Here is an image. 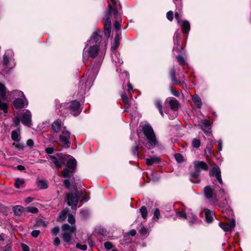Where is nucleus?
Here are the masks:
<instances>
[{
	"mask_svg": "<svg viewBox=\"0 0 251 251\" xmlns=\"http://www.w3.org/2000/svg\"><path fill=\"white\" fill-rule=\"evenodd\" d=\"M210 176H215L221 186H214L212 188L209 185L205 186L203 189V193L205 197L210 202L215 203L218 199L223 198L225 195V191L222 187L224 185L221 177V171L219 167H213L209 171Z\"/></svg>",
	"mask_w": 251,
	"mask_h": 251,
	"instance_id": "1",
	"label": "nucleus"
},
{
	"mask_svg": "<svg viewBox=\"0 0 251 251\" xmlns=\"http://www.w3.org/2000/svg\"><path fill=\"white\" fill-rule=\"evenodd\" d=\"M194 171L190 173V180L195 183H198L201 181L200 173L201 171H207L208 166L207 164L201 161H196L194 163Z\"/></svg>",
	"mask_w": 251,
	"mask_h": 251,
	"instance_id": "2",
	"label": "nucleus"
},
{
	"mask_svg": "<svg viewBox=\"0 0 251 251\" xmlns=\"http://www.w3.org/2000/svg\"><path fill=\"white\" fill-rule=\"evenodd\" d=\"M142 131L147 140L145 146L148 149L155 147L157 145V140L152 128L149 125H144L142 127Z\"/></svg>",
	"mask_w": 251,
	"mask_h": 251,
	"instance_id": "3",
	"label": "nucleus"
},
{
	"mask_svg": "<svg viewBox=\"0 0 251 251\" xmlns=\"http://www.w3.org/2000/svg\"><path fill=\"white\" fill-rule=\"evenodd\" d=\"M76 229L75 225L70 226L67 224H65L62 226V238L66 243L68 244L72 243V234L75 233Z\"/></svg>",
	"mask_w": 251,
	"mask_h": 251,
	"instance_id": "4",
	"label": "nucleus"
},
{
	"mask_svg": "<svg viewBox=\"0 0 251 251\" xmlns=\"http://www.w3.org/2000/svg\"><path fill=\"white\" fill-rule=\"evenodd\" d=\"M70 133L68 131L65 130V127H63V130L59 135L60 145L65 148L70 147V142L69 141Z\"/></svg>",
	"mask_w": 251,
	"mask_h": 251,
	"instance_id": "5",
	"label": "nucleus"
},
{
	"mask_svg": "<svg viewBox=\"0 0 251 251\" xmlns=\"http://www.w3.org/2000/svg\"><path fill=\"white\" fill-rule=\"evenodd\" d=\"M65 201L69 205L71 206L72 209L76 210L78 203V197L77 194L73 193L67 194L65 197Z\"/></svg>",
	"mask_w": 251,
	"mask_h": 251,
	"instance_id": "6",
	"label": "nucleus"
},
{
	"mask_svg": "<svg viewBox=\"0 0 251 251\" xmlns=\"http://www.w3.org/2000/svg\"><path fill=\"white\" fill-rule=\"evenodd\" d=\"M175 18L178 25L181 27L183 33H188L190 29V25L188 21L180 19L179 15L177 12L175 13Z\"/></svg>",
	"mask_w": 251,
	"mask_h": 251,
	"instance_id": "7",
	"label": "nucleus"
},
{
	"mask_svg": "<svg viewBox=\"0 0 251 251\" xmlns=\"http://www.w3.org/2000/svg\"><path fill=\"white\" fill-rule=\"evenodd\" d=\"M180 48V49H177L176 50V51H177L178 53H180L176 56V58L179 64L183 66L186 63L185 60L183 56L186 55V51L183 47H181Z\"/></svg>",
	"mask_w": 251,
	"mask_h": 251,
	"instance_id": "8",
	"label": "nucleus"
},
{
	"mask_svg": "<svg viewBox=\"0 0 251 251\" xmlns=\"http://www.w3.org/2000/svg\"><path fill=\"white\" fill-rule=\"evenodd\" d=\"M220 227L225 232L232 230L235 226V220L232 219L230 221L229 224L219 223Z\"/></svg>",
	"mask_w": 251,
	"mask_h": 251,
	"instance_id": "9",
	"label": "nucleus"
},
{
	"mask_svg": "<svg viewBox=\"0 0 251 251\" xmlns=\"http://www.w3.org/2000/svg\"><path fill=\"white\" fill-rule=\"evenodd\" d=\"M21 121L24 125L30 126L31 121V114L29 110H26L23 115Z\"/></svg>",
	"mask_w": 251,
	"mask_h": 251,
	"instance_id": "10",
	"label": "nucleus"
},
{
	"mask_svg": "<svg viewBox=\"0 0 251 251\" xmlns=\"http://www.w3.org/2000/svg\"><path fill=\"white\" fill-rule=\"evenodd\" d=\"M200 125L201 127L202 130L207 133L210 132L211 131V124L210 122L207 120H202L201 121Z\"/></svg>",
	"mask_w": 251,
	"mask_h": 251,
	"instance_id": "11",
	"label": "nucleus"
},
{
	"mask_svg": "<svg viewBox=\"0 0 251 251\" xmlns=\"http://www.w3.org/2000/svg\"><path fill=\"white\" fill-rule=\"evenodd\" d=\"M100 48L98 45H93L89 48L88 52L89 55L92 57H95L97 56Z\"/></svg>",
	"mask_w": 251,
	"mask_h": 251,
	"instance_id": "12",
	"label": "nucleus"
},
{
	"mask_svg": "<svg viewBox=\"0 0 251 251\" xmlns=\"http://www.w3.org/2000/svg\"><path fill=\"white\" fill-rule=\"evenodd\" d=\"M25 103L23 100L18 98L13 101V105L14 109H21L25 106Z\"/></svg>",
	"mask_w": 251,
	"mask_h": 251,
	"instance_id": "13",
	"label": "nucleus"
},
{
	"mask_svg": "<svg viewBox=\"0 0 251 251\" xmlns=\"http://www.w3.org/2000/svg\"><path fill=\"white\" fill-rule=\"evenodd\" d=\"M62 123L60 120L57 119L52 124V128L53 132L57 133L61 128Z\"/></svg>",
	"mask_w": 251,
	"mask_h": 251,
	"instance_id": "14",
	"label": "nucleus"
},
{
	"mask_svg": "<svg viewBox=\"0 0 251 251\" xmlns=\"http://www.w3.org/2000/svg\"><path fill=\"white\" fill-rule=\"evenodd\" d=\"M203 211L205 214L206 222L208 223H211L213 220L212 211L207 208L204 209Z\"/></svg>",
	"mask_w": 251,
	"mask_h": 251,
	"instance_id": "15",
	"label": "nucleus"
},
{
	"mask_svg": "<svg viewBox=\"0 0 251 251\" xmlns=\"http://www.w3.org/2000/svg\"><path fill=\"white\" fill-rule=\"evenodd\" d=\"M188 223L190 226L197 224L199 222L198 218L193 213L188 214Z\"/></svg>",
	"mask_w": 251,
	"mask_h": 251,
	"instance_id": "16",
	"label": "nucleus"
},
{
	"mask_svg": "<svg viewBox=\"0 0 251 251\" xmlns=\"http://www.w3.org/2000/svg\"><path fill=\"white\" fill-rule=\"evenodd\" d=\"M146 161L147 164L148 165L150 166V165H153L154 163H159L160 161V159L159 157L154 156V157H151L150 158H147L146 159Z\"/></svg>",
	"mask_w": 251,
	"mask_h": 251,
	"instance_id": "17",
	"label": "nucleus"
},
{
	"mask_svg": "<svg viewBox=\"0 0 251 251\" xmlns=\"http://www.w3.org/2000/svg\"><path fill=\"white\" fill-rule=\"evenodd\" d=\"M101 40V37L96 32H94L92 35V37L89 40V43L90 44H93L94 43H97L99 41Z\"/></svg>",
	"mask_w": 251,
	"mask_h": 251,
	"instance_id": "18",
	"label": "nucleus"
},
{
	"mask_svg": "<svg viewBox=\"0 0 251 251\" xmlns=\"http://www.w3.org/2000/svg\"><path fill=\"white\" fill-rule=\"evenodd\" d=\"M111 3L112 4V8L110 9V12L109 11V8L107 10V15H109L112 13H113V14L115 16H116L118 14V10H117V7L119 5L118 2L117 0H116V4H114L111 1Z\"/></svg>",
	"mask_w": 251,
	"mask_h": 251,
	"instance_id": "19",
	"label": "nucleus"
},
{
	"mask_svg": "<svg viewBox=\"0 0 251 251\" xmlns=\"http://www.w3.org/2000/svg\"><path fill=\"white\" fill-rule=\"evenodd\" d=\"M76 161L75 159L73 158L69 159L67 162V166L68 169H70L71 170H74L76 167Z\"/></svg>",
	"mask_w": 251,
	"mask_h": 251,
	"instance_id": "20",
	"label": "nucleus"
},
{
	"mask_svg": "<svg viewBox=\"0 0 251 251\" xmlns=\"http://www.w3.org/2000/svg\"><path fill=\"white\" fill-rule=\"evenodd\" d=\"M37 184L39 189H46L48 187L47 181L44 180H39L37 181Z\"/></svg>",
	"mask_w": 251,
	"mask_h": 251,
	"instance_id": "21",
	"label": "nucleus"
},
{
	"mask_svg": "<svg viewBox=\"0 0 251 251\" xmlns=\"http://www.w3.org/2000/svg\"><path fill=\"white\" fill-rule=\"evenodd\" d=\"M192 100L199 108L201 106V98L198 95H194L192 97Z\"/></svg>",
	"mask_w": 251,
	"mask_h": 251,
	"instance_id": "22",
	"label": "nucleus"
},
{
	"mask_svg": "<svg viewBox=\"0 0 251 251\" xmlns=\"http://www.w3.org/2000/svg\"><path fill=\"white\" fill-rule=\"evenodd\" d=\"M6 94V87L2 83H0V96L1 99H5Z\"/></svg>",
	"mask_w": 251,
	"mask_h": 251,
	"instance_id": "23",
	"label": "nucleus"
},
{
	"mask_svg": "<svg viewBox=\"0 0 251 251\" xmlns=\"http://www.w3.org/2000/svg\"><path fill=\"white\" fill-rule=\"evenodd\" d=\"M50 158L52 160V162L55 164V167L57 168H61L62 167L61 163L58 161L57 156L56 157L53 155H50Z\"/></svg>",
	"mask_w": 251,
	"mask_h": 251,
	"instance_id": "24",
	"label": "nucleus"
},
{
	"mask_svg": "<svg viewBox=\"0 0 251 251\" xmlns=\"http://www.w3.org/2000/svg\"><path fill=\"white\" fill-rule=\"evenodd\" d=\"M80 107V103L78 101L76 100L73 101L70 105V108L73 111H75L77 110Z\"/></svg>",
	"mask_w": 251,
	"mask_h": 251,
	"instance_id": "25",
	"label": "nucleus"
},
{
	"mask_svg": "<svg viewBox=\"0 0 251 251\" xmlns=\"http://www.w3.org/2000/svg\"><path fill=\"white\" fill-rule=\"evenodd\" d=\"M140 212L142 217L144 219H146L148 216V211L146 207L145 206H142L140 209Z\"/></svg>",
	"mask_w": 251,
	"mask_h": 251,
	"instance_id": "26",
	"label": "nucleus"
},
{
	"mask_svg": "<svg viewBox=\"0 0 251 251\" xmlns=\"http://www.w3.org/2000/svg\"><path fill=\"white\" fill-rule=\"evenodd\" d=\"M56 155L58 157V161H59L60 163H61V165L62 166V165H64L66 160V157L68 155H62L61 154H57Z\"/></svg>",
	"mask_w": 251,
	"mask_h": 251,
	"instance_id": "27",
	"label": "nucleus"
},
{
	"mask_svg": "<svg viewBox=\"0 0 251 251\" xmlns=\"http://www.w3.org/2000/svg\"><path fill=\"white\" fill-rule=\"evenodd\" d=\"M73 170H70L68 169H64L62 172V176L64 177H70L71 174L73 173Z\"/></svg>",
	"mask_w": 251,
	"mask_h": 251,
	"instance_id": "28",
	"label": "nucleus"
},
{
	"mask_svg": "<svg viewBox=\"0 0 251 251\" xmlns=\"http://www.w3.org/2000/svg\"><path fill=\"white\" fill-rule=\"evenodd\" d=\"M11 138L13 140L15 141H18L20 140L19 134L18 132L16 130H14L12 132Z\"/></svg>",
	"mask_w": 251,
	"mask_h": 251,
	"instance_id": "29",
	"label": "nucleus"
},
{
	"mask_svg": "<svg viewBox=\"0 0 251 251\" xmlns=\"http://www.w3.org/2000/svg\"><path fill=\"white\" fill-rule=\"evenodd\" d=\"M25 181L24 179H21L19 178H17L15 179V186L17 188H19L21 185L24 184Z\"/></svg>",
	"mask_w": 251,
	"mask_h": 251,
	"instance_id": "30",
	"label": "nucleus"
},
{
	"mask_svg": "<svg viewBox=\"0 0 251 251\" xmlns=\"http://www.w3.org/2000/svg\"><path fill=\"white\" fill-rule=\"evenodd\" d=\"M68 212V209L66 208L64 210H63L60 214L59 219L64 220L66 217V215L67 213Z\"/></svg>",
	"mask_w": 251,
	"mask_h": 251,
	"instance_id": "31",
	"label": "nucleus"
},
{
	"mask_svg": "<svg viewBox=\"0 0 251 251\" xmlns=\"http://www.w3.org/2000/svg\"><path fill=\"white\" fill-rule=\"evenodd\" d=\"M0 109L3 111L5 113H7V104L5 102H2L0 99Z\"/></svg>",
	"mask_w": 251,
	"mask_h": 251,
	"instance_id": "32",
	"label": "nucleus"
},
{
	"mask_svg": "<svg viewBox=\"0 0 251 251\" xmlns=\"http://www.w3.org/2000/svg\"><path fill=\"white\" fill-rule=\"evenodd\" d=\"M35 225L37 226H42L44 227H46L47 225V224L42 219H39L37 220Z\"/></svg>",
	"mask_w": 251,
	"mask_h": 251,
	"instance_id": "33",
	"label": "nucleus"
},
{
	"mask_svg": "<svg viewBox=\"0 0 251 251\" xmlns=\"http://www.w3.org/2000/svg\"><path fill=\"white\" fill-rule=\"evenodd\" d=\"M22 207L20 206H17L14 208V213L15 215L20 216L22 214Z\"/></svg>",
	"mask_w": 251,
	"mask_h": 251,
	"instance_id": "34",
	"label": "nucleus"
},
{
	"mask_svg": "<svg viewBox=\"0 0 251 251\" xmlns=\"http://www.w3.org/2000/svg\"><path fill=\"white\" fill-rule=\"evenodd\" d=\"M192 145L195 148H198L201 145V141L199 139L195 138L192 140Z\"/></svg>",
	"mask_w": 251,
	"mask_h": 251,
	"instance_id": "35",
	"label": "nucleus"
},
{
	"mask_svg": "<svg viewBox=\"0 0 251 251\" xmlns=\"http://www.w3.org/2000/svg\"><path fill=\"white\" fill-rule=\"evenodd\" d=\"M119 40H120V35L119 34H117L115 36V37L114 39V46L112 48V49H116L118 47Z\"/></svg>",
	"mask_w": 251,
	"mask_h": 251,
	"instance_id": "36",
	"label": "nucleus"
},
{
	"mask_svg": "<svg viewBox=\"0 0 251 251\" xmlns=\"http://www.w3.org/2000/svg\"><path fill=\"white\" fill-rule=\"evenodd\" d=\"M174 157L178 163H181L183 161V157L180 154L176 153L174 155Z\"/></svg>",
	"mask_w": 251,
	"mask_h": 251,
	"instance_id": "37",
	"label": "nucleus"
},
{
	"mask_svg": "<svg viewBox=\"0 0 251 251\" xmlns=\"http://www.w3.org/2000/svg\"><path fill=\"white\" fill-rule=\"evenodd\" d=\"M160 211L158 208H156L154 209V216L153 217V219L155 220H157L160 216Z\"/></svg>",
	"mask_w": 251,
	"mask_h": 251,
	"instance_id": "38",
	"label": "nucleus"
},
{
	"mask_svg": "<svg viewBox=\"0 0 251 251\" xmlns=\"http://www.w3.org/2000/svg\"><path fill=\"white\" fill-rule=\"evenodd\" d=\"M68 221L72 225L71 226L75 225V220L73 215L69 214Z\"/></svg>",
	"mask_w": 251,
	"mask_h": 251,
	"instance_id": "39",
	"label": "nucleus"
},
{
	"mask_svg": "<svg viewBox=\"0 0 251 251\" xmlns=\"http://www.w3.org/2000/svg\"><path fill=\"white\" fill-rule=\"evenodd\" d=\"M26 210L32 213H36L38 212V209L34 207H28L26 208Z\"/></svg>",
	"mask_w": 251,
	"mask_h": 251,
	"instance_id": "40",
	"label": "nucleus"
},
{
	"mask_svg": "<svg viewBox=\"0 0 251 251\" xmlns=\"http://www.w3.org/2000/svg\"><path fill=\"white\" fill-rule=\"evenodd\" d=\"M122 99L125 104L127 105L128 106L130 105L129 101L128 100L127 95L126 94H124L122 96Z\"/></svg>",
	"mask_w": 251,
	"mask_h": 251,
	"instance_id": "41",
	"label": "nucleus"
},
{
	"mask_svg": "<svg viewBox=\"0 0 251 251\" xmlns=\"http://www.w3.org/2000/svg\"><path fill=\"white\" fill-rule=\"evenodd\" d=\"M176 215L178 217H179L185 219L188 218V214L186 215V213L184 212H176Z\"/></svg>",
	"mask_w": 251,
	"mask_h": 251,
	"instance_id": "42",
	"label": "nucleus"
},
{
	"mask_svg": "<svg viewBox=\"0 0 251 251\" xmlns=\"http://www.w3.org/2000/svg\"><path fill=\"white\" fill-rule=\"evenodd\" d=\"M174 111L177 110L180 107V104L178 101L174 99Z\"/></svg>",
	"mask_w": 251,
	"mask_h": 251,
	"instance_id": "43",
	"label": "nucleus"
},
{
	"mask_svg": "<svg viewBox=\"0 0 251 251\" xmlns=\"http://www.w3.org/2000/svg\"><path fill=\"white\" fill-rule=\"evenodd\" d=\"M103 24L104 25H111V21L109 17L103 18Z\"/></svg>",
	"mask_w": 251,
	"mask_h": 251,
	"instance_id": "44",
	"label": "nucleus"
},
{
	"mask_svg": "<svg viewBox=\"0 0 251 251\" xmlns=\"http://www.w3.org/2000/svg\"><path fill=\"white\" fill-rule=\"evenodd\" d=\"M60 229L59 226H57L53 227L51 230V233L54 235H56L59 232Z\"/></svg>",
	"mask_w": 251,
	"mask_h": 251,
	"instance_id": "45",
	"label": "nucleus"
},
{
	"mask_svg": "<svg viewBox=\"0 0 251 251\" xmlns=\"http://www.w3.org/2000/svg\"><path fill=\"white\" fill-rule=\"evenodd\" d=\"M104 246L107 250H110L113 248V245L109 242H106L104 243Z\"/></svg>",
	"mask_w": 251,
	"mask_h": 251,
	"instance_id": "46",
	"label": "nucleus"
},
{
	"mask_svg": "<svg viewBox=\"0 0 251 251\" xmlns=\"http://www.w3.org/2000/svg\"><path fill=\"white\" fill-rule=\"evenodd\" d=\"M155 105L157 107V108L159 109L160 114L163 116V114L162 110V105L161 103L159 101H156L155 102Z\"/></svg>",
	"mask_w": 251,
	"mask_h": 251,
	"instance_id": "47",
	"label": "nucleus"
},
{
	"mask_svg": "<svg viewBox=\"0 0 251 251\" xmlns=\"http://www.w3.org/2000/svg\"><path fill=\"white\" fill-rule=\"evenodd\" d=\"M76 247L83 251H85L87 249V246L86 245H80L78 243L76 245Z\"/></svg>",
	"mask_w": 251,
	"mask_h": 251,
	"instance_id": "48",
	"label": "nucleus"
},
{
	"mask_svg": "<svg viewBox=\"0 0 251 251\" xmlns=\"http://www.w3.org/2000/svg\"><path fill=\"white\" fill-rule=\"evenodd\" d=\"M139 232L142 235H145L147 233V229L145 227L143 226L139 230Z\"/></svg>",
	"mask_w": 251,
	"mask_h": 251,
	"instance_id": "49",
	"label": "nucleus"
},
{
	"mask_svg": "<svg viewBox=\"0 0 251 251\" xmlns=\"http://www.w3.org/2000/svg\"><path fill=\"white\" fill-rule=\"evenodd\" d=\"M40 231L39 230H34L32 231L31 235L34 237H37L40 234Z\"/></svg>",
	"mask_w": 251,
	"mask_h": 251,
	"instance_id": "50",
	"label": "nucleus"
},
{
	"mask_svg": "<svg viewBox=\"0 0 251 251\" xmlns=\"http://www.w3.org/2000/svg\"><path fill=\"white\" fill-rule=\"evenodd\" d=\"M114 26L115 30L117 31L121 29V25L117 21L115 22Z\"/></svg>",
	"mask_w": 251,
	"mask_h": 251,
	"instance_id": "51",
	"label": "nucleus"
},
{
	"mask_svg": "<svg viewBox=\"0 0 251 251\" xmlns=\"http://www.w3.org/2000/svg\"><path fill=\"white\" fill-rule=\"evenodd\" d=\"M111 1L115 5L116 4V0H108V2H109V11L110 12V9L112 8V4L111 3Z\"/></svg>",
	"mask_w": 251,
	"mask_h": 251,
	"instance_id": "52",
	"label": "nucleus"
},
{
	"mask_svg": "<svg viewBox=\"0 0 251 251\" xmlns=\"http://www.w3.org/2000/svg\"><path fill=\"white\" fill-rule=\"evenodd\" d=\"M26 145L29 147H32L34 145L33 141L32 139H28L26 142Z\"/></svg>",
	"mask_w": 251,
	"mask_h": 251,
	"instance_id": "53",
	"label": "nucleus"
},
{
	"mask_svg": "<svg viewBox=\"0 0 251 251\" xmlns=\"http://www.w3.org/2000/svg\"><path fill=\"white\" fill-rule=\"evenodd\" d=\"M167 17L170 21H172L173 20V12L171 11H170L167 13Z\"/></svg>",
	"mask_w": 251,
	"mask_h": 251,
	"instance_id": "54",
	"label": "nucleus"
},
{
	"mask_svg": "<svg viewBox=\"0 0 251 251\" xmlns=\"http://www.w3.org/2000/svg\"><path fill=\"white\" fill-rule=\"evenodd\" d=\"M217 142H218V150H219V151H220L222 150V145H223L222 141L221 140H219Z\"/></svg>",
	"mask_w": 251,
	"mask_h": 251,
	"instance_id": "55",
	"label": "nucleus"
},
{
	"mask_svg": "<svg viewBox=\"0 0 251 251\" xmlns=\"http://www.w3.org/2000/svg\"><path fill=\"white\" fill-rule=\"evenodd\" d=\"M13 123L15 125V126H17L19 125L20 123V119L19 117H16L15 119H13Z\"/></svg>",
	"mask_w": 251,
	"mask_h": 251,
	"instance_id": "56",
	"label": "nucleus"
},
{
	"mask_svg": "<svg viewBox=\"0 0 251 251\" xmlns=\"http://www.w3.org/2000/svg\"><path fill=\"white\" fill-rule=\"evenodd\" d=\"M53 244L55 246H58L60 244V240L58 237H55L54 241Z\"/></svg>",
	"mask_w": 251,
	"mask_h": 251,
	"instance_id": "57",
	"label": "nucleus"
},
{
	"mask_svg": "<svg viewBox=\"0 0 251 251\" xmlns=\"http://www.w3.org/2000/svg\"><path fill=\"white\" fill-rule=\"evenodd\" d=\"M64 185L66 188H69L70 187V181H69V180H68V179L64 180Z\"/></svg>",
	"mask_w": 251,
	"mask_h": 251,
	"instance_id": "58",
	"label": "nucleus"
},
{
	"mask_svg": "<svg viewBox=\"0 0 251 251\" xmlns=\"http://www.w3.org/2000/svg\"><path fill=\"white\" fill-rule=\"evenodd\" d=\"M22 247L23 251H29V247L26 245L23 244Z\"/></svg>",
	"mask_w": 251,
	"mask_h": 251,
	"instance_id": "59",
	"label": "nucleus"
},
{
	"mask_svg": "<svg viewBox=\"0 0 251 251\" xmlns=\"http://www.w3.org/2000/svg\"><path fill=\"white\" fill-rule=\"evenodd\" d=\"M3 62L4 65H7L9 63V58L6 56H4L3 58Z\"/></svg>",
	"mask_w": 251,
	"mask_h": 251,
	"instance_id": "60",
	"label": "nucleus"
},
{
	"mask_svg": "<svg viewBox=\"0 0 251 251\" xmlns=\"http://www.w3.org/2000/svg\"><path fill=\"white\" fill-rule=\"evenodd\" d=\"M53 149L52 148H47L46 149V152L48 154H51L53 152Z\"/></svg>",
	"mask_w": 251,
	"mask_h": 251,
	"instance_id": "61",
	"label": "nucleus"
},
{
	"mask_svg": "<svg viewBox=\"0 0 251 251\" xmlns=\"http://www.w3.org/2000/svg\"><path fill=\"white\" fill-rule=\"evenodd\" d=\"M105 36L107 38H109L110 37V33H111V30H104Z\"/></svg>",
	"mask_w": 251,
	"mask_h": 251,
	"instance_id": "62",
	"label": "nucleus"
},
{
	"mask_svg": "<svg viewBox=\"0 0 251 251\" xmlns=\"http://www.w3.org/2000/svg\"><path fill=\"white\" fill-rule=\"evenodd\" d=\"M128 234L131 236H134L136 234V231L135 229H131L128 232Z\"/></svg>",
	"mask_w": 251,
	"mask_h": 251,
	"instance_id": "63",
	"label": "nucleus"
},
{
	"mask_svg": "<svg viewBox=\"0 0 251 251\" xmlns=\"http://www.w3.org/2000/svg\"><path fill=\"white\" fill-rule=\"evenodd\" d=\"M33 200V198H31V197H27L25 200V202L27 203H30V202H31Z\"/></svg>",
	"mask_w": 251,
	"mask_h": 251,
	"instance_id": "64",
	"label": "nucleus"
}]
</instances>
